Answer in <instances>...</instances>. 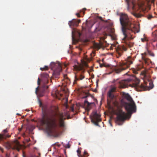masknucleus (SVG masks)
I'll use <instances>...</instances> for the list:
<instances>
[{
    "label": "nucleus",
    "mask_w": 157,
    "mask_h": 157,
    "mask_svg": "<svg viewBox=\"0 0 157 157\" xmlns=\"http://www.w3.org/2000/svg\"><path fill=\"white\" fill-rule=\"evenodd\" d=\"M56 116L59 126L61 128L65 126L64 120L67 118H70L68 112L64 113L52 111L49 113L43 114L40 122L42 125L46 127V130L50 134L55 136L58 135L59 128L56 123L55 117Z\"/></svg>",
    "instance_id": "f257e3e1"
},
{
    "label": "nucleus",
    "mask_w": 157,
    "mask_h": 157,
    "mask_svg": "<svg viewBox=\"0 0 157 157\" xmlns=\"http://www.w3.org/2000/svg\"><path fill=\"white\" fill-rule=\"evenodd\" d=\"M120 21L122 26L121 30L124 36L122 40V43L124 44L118 46L115 48L116 56L119 58L121 56L123 51L127 50V47L131 48L133 46V44L129 42L128 40L131 35V32L135 33L136 28L128 15L125 14L121 13L120 14Z\"/></svg>",
    "instance_id": "f03ea898"
},
{
    "label": "nucleus",
    "mask_w": 157,
    "mask_h": 157,
    "mask_svg": "<svg viewBox=\"0 0 157 157\" xmlns=\"http://www.w3.org/2000/svg\"><path fill=\"white\" fill-rule=\"evenodd\" d=\"M122 95L124 98L130 102V103H125L124 107L128 113L131 115L132 113L136 112V106L135 104L128 94L123 92H122Z\"/></svg>",
    "instance_id": "7ed1b4c3"
},
{
    "label": "nucleus",
    "mask_w": 157,
    "mask_h": 157,
    "mask_svg": "<svg viewBox=\"0 0 157 157\" xmlns=\"http://www.w3.org/2000/svg\"><path fill=\"white\" fill-rule=\"evenodd\" d=\"M134 59L131 57H128L124 61L120 64L121 67L117 69L115 71L117 73H119L122 71L125 70L129 67L130 65L133 63Z\"/></svg>",
    "instance_id": "20e7f679"
},
{
    "label": "nucleus",
    "mask_w": 157,
    "mask_h": 157,
    "mask_svg": "<svg viewBox=\"0 0 157 157\" xmlns=\"http://www.w3.org/2000/svg\"><path fill=\"white\" fill-rule=\"evenodd\" d=\"M140 82L139 79L136 78V85L140 89V91L148 90L149 86L150 89H152L153 87V85L151 82V81L150 80H148L147 82L144 81V84H141L140 85L139 84Z\"/></svg>",
    "instance_id": "39448f33"
},
{
    "label": "nucleus",
    "mask_w": 157,
    "mask_h": 157,
    "mask_svg": "<svg viewBox=\"0 0 157 157\" xmlns=\"http://www.w3.org/2000/svg\"><path fill=\"white\" fill-rule=\"evenodd\" d=\"M51 68L53 71V76L55 78H58L62 71L61 65L59 63H55L53 62L50 65Z\"/></svg>",
    "instance_id": "423d86ee"
},
{
    "label": "nucleus",
    "mask_w": 157,
    "mask_h": 157,
    "mask_svg": "<svg viewBox=\"0 0 157 157\" xmlns=\"http://www.w3.org/2000/svg\"><path fill=\"white\" fill-rule=\"evenodd\" d=\"M116 114L117 117L116 118V122L118 125H121V124L120 122L123 121L126 119L127 114L124 112L120 110Z\"/></svg>",
    "instance_id": "0eeeda50"
},
{
    "label": "nucleus",
    "mask_w": 157,
    "mask_h": 157,
    "mask_svg": "<svg viewBox=\"0 0 157 157\" xmlns=\"http://www.w3.org/2000/svg\"><path fill=\"white\" fill-rule=\"evenodd\" d=\"M84 67H88L87 63L85 61H83L81 64L78 65H75L74 66V69L76 71H82V73H84L85 71Z\"/></svg>",
    "instance_id": "6e6552de"
},
{
    "label": "nucleus",
    "mask_w": 157,
    "mask_h": 157,
    "mask_svg": "<svg viewBox=\"0 0 157 157\" xmlns=\"http://www.w3.org/2000/svg\"><path fill=\"white\" fill-rule=\"evenodd\" d=\"M100 115L97 112L93 113L91 119V122L96 126H98V122L101 121L100 118Z\"/></svg>",
    "instance_id": "1a4fd4ad"
},
{
    "label": "nucleus",
    "mask_w": 157,
    "mask_h": 157,
    "mask_svg": "<svg viewBox=\"0 0 157 157\" xmlns=\"http://www.w3.org/2000/svg\"><path fill=\"white\" fill-rule=\"evenodd\" d=\"M116 88L115 87H111L108 91L107 94V101L109 99L111 101L114 98L115 96L113 93L116 92Z\"/></svg>",
    "instance_id": "9d476101"
},
{
    "label": "nucleus",
    "mask_w": 157,
    "mask_h": 157,
    "mask_svg": "<svg viewBox=\"0 0 157 157\" xmlns=\"http://www.w3.org/2000/svg\"><path fill=\"white\" fill-rule=\"evenodd\" d=\"M131 81V79L128 78L121 80L119 82V86L122 88L127 87L128 86L130 85V82Z\"/></svg>",
    "instance_id": "9b49d317"
},
{
    "label": "nucleus",
    "mask_w": 157,
    "mask_h": 157,
    "mask_svg": "<svg viewBox=\"0 0 157 157\" xmlns=\"http://www.w3.org/2000/svg\"><path fill=\"white\" fill-rule=\"evenodd\" d=\"M83 73L81 71L80 73H78L77 75H75V79L74 80L73 84L76 83V82L78 81L82 80L85 78V76L83 75Z\"/></svg>",
    "instance_id": "f8f14e48"
},
{
    "label": "nucleus",
    "mask_w": 157,
    "mask_h": 157,
    "mask_svg": "<svg viewBox=\"0 0 157 157\" xmlns=\"http://www.w3.org/2000/svg\"><path fill=\"white\" fill-rule=\"evenodd\" d=\"M81 22L80 20L73 19L68 22V25L70 27H72L74 26H77Z\"/></svg>",
    "instance_id": "ddd939ff"
},
{
    "label": "nucleus",
    "mask_w": 157,
    "mask_h": 157,
    "mask_svg": "<svg viewBox=\"0 0 157 157\" xmlns=\"http://www.w3.org/2000/svg\"><path fill=\"white\" fill-rule=\"evenodd\" d=\"M13 147H12V149H16L18 151H19L21 147V145L17 140H15L13 144Z\"/></svg>",
    "instance_id": "4468645a"
},
{
    "label": "nucleus",
    "mask_w": 157,
    "mask_h": 157,
    "mask_svg": "<svg viewBox=\"0 0 157 157\" xmlns=\"http://www.w3.org/2000/svg\"><path fill=\"white\" fill-rule=\"evenodd\" d=\"M95 105L94 102H89L88 101L87 99H86L84 102V105L86 107V109L88 111H89L91 108V105Z\"/></svg>",
    "instance_id": "2eb2a0df"
},
{
    "label": "nucleus",
    "mask_w": 157,
    "mask_h": 157,
    "mask_svg": "<svg viewBox=\"0 0 157 157\" xmlns=\"http://www.w3.org/2000/svg\"><path fill=\"white\" fill-rule=\"evenodd\" d=\"M106 31L108 33V34L107 33H105V35H106L111 36V34H113L114 33V29L111 27H109L107 28Z\"/></svg>",
    "instance_id": "dca6fc26"
},
{
    "label": "nucleus",
    "mask_w": 157,
    "mask_h": 157,
    "mask_svg": "<svg viewBox=\"0 0 157 157\" xmlns=\"http://www.w3.org/2000/svg\"><path fill=\"white\" fill-rule=\"evenodd\" d=\"M133 6L132 7V9L134 11L132 13V14L133 15L136 17L137 18H140L142 17L143 15L142 14H140L137 12H135V5L133 4Z\"/></svg>",
    "instance_id": "f3484780"
},
{
    "label": "nucleus",
    "mask_w": 157,
    "mask_h": 157,
    "mask_svg": "<svg viewBox=\"0 0 157 157\" xmlns=\"http://www.w3.org/2000/svg\"><path fill=\"white\" fill-rule=\"evenodd\" d=\"M42 87L43 88V90L42 91V92H41L40 91L39 92V94H38V95L40 97H42L43 96L44 92V90L45 89H47L48 88V86H46L45 85H44Z\"/></svg>",
    "instance_id": "a211bd4d"
},
{
    "label": "nucleus",
    "mask_w": 157,
    "mask_h": 157,
    "mask_svg": "<svg viewBox=\"0 0 157 157\" xmlns=\"http://www.w3.org/2000/svg\"><path fill=\"white\" fill-rule=\"evenodd\" d=\"M41 77L42 78H45L46 79V83L48 82V79L49 77L47 73H43L41 74Z\"/></svg>",
    "instance_id": "6ab92c4d"
},
{
    "label": "nucleus",
    "mask_w": 157,
    "mask_h": 157,
    "mask_svg": "<svg viewBox=\"0 0 157 157\" xmlns=\"http://www.w3.org/2000/svg\"><path fill=\"white\" fill-rule=\"evenodd\" d=\"M157 36H156V37L155 39H153L152 40V44L154 46H155L157 47V43L155 44V43L157 41Z\"/></svg>",
    "instance_id": "aec40b11"
},
{
    "label": "nucleus",
    "mask_w": 157,
    "mask_h": 157,
    "mask_svg": "<svg viewBox=\"0 0 157 157\" xmlns=\"http://www.w3.org/2000/svg\"><path fill=\"white\" fill-rule=\"evenodd\" d=\"M102 44H95L94 45V46L95 48H98V49H100L102 47Z\"/></svg>",
    "instance_id": "412c9836"
},
{
    "label": "nucleus",
    "mask_w": 157,
    "mask_h": 157,
    "mask_svg": "<svg viewBox=\"0 0 157 157\" xmlns=\"http://www.w3.org/2000/svg\"><path fill=\"white\" fill-rule=\"evenodd\" d=\"M77 152L78 154V156L79 157H80V156L81 155H80V153H81V151L79 149H78L77 151Z\"/></svg>",
    "instance_id": "4be33fe9"
},
{
    "label": "nucleus",
    "mask_w": 157,
    "mask_h": 157,
    "mask_svg": "<svg viewBox=\"0 0 157 157\" xmlns=\"http://www.w3.org/2000/svg\"><path fill=\"white\" fill-rule=\"evenodd\" d=\"M48 66H45L43 68H40V69L43 70H48Z\"/></svg>",
    "instance_id": "5701e85b"
},
{
    "label": "nucleus",
    "mask_w": 157,
    "mask_h": 157,
    "mask_svg": "<svg viewBox=\"0 0 157 157\" xmlns=\"http://www.w3.org/2000/svg\"><path fill=\"white\" fill-rule=\"evenodd\" d=\"M86 10V9L84 8L82 10H81L79 12V13H83V14L84 15V11Z\"/></svg>",
    "instance_id": "b1692460"
},
{
    "label": "nucleus",
    "mask_w": 157,
    "mask_h": 157,
    "mask_svg": "<svg viewBox=\"0 0 157 157\" xmlns=\"http://www.w3.org/2000/svg\"><path fill=\"white\" fill-rule=\"evenodd\" d=\"M141 40H142V41L143 42H144L145 41H147V40L145 37H144V38H141Z\"/></svg>",
    "instance_id": "393cba45"
},
{
    "label": "nucleus",
    "mask_w": 157,
    "mask_h": 157,
    "mask_svg": "<svg viewBox=\"0 0 157 157\" xmlns=\"http://www.w3.org/2000/svg\"><path fill=\"white\" fill-rule=\"evenodd\" d=\"M148 54L151 56H154V54L153 53L151 52L148 51Z\"/></svg>",
    "instance_id": "a878e982"
},
{
    "label": "nucleus",
    "mask_w": 157,
    "mask_h": 157,
    "mask_svg": "<svg viewBox=\"0 0 157 157\" xmlns=\"http://www.w3.org/2000/svg\"><path fill=\"white\" fill-rule=\"evenodd\" d=\"M84 155L85 156H88L89 155L88 153L86 151H85L84 152Z\"/></svg>",
    "instance_id": "bb28decb"
},
{
    "label": "nucleus",
    "mask_w": 157,
    "mask_h": 157,
    "mask_svg": "<svg viewBox=\"0 0 157 157\" xmlns=\"http://www.w3.org/2000/svg\"><path fill=\"white\" fill-rule=\"evenodd\" d=\"M38 90H39V86H38L37 88H36L35 93L36 94H37V91Z\"/></svg>",
    "instance_id": "cd10ccee"
},
{
    "label": "nucleus",
    "mask_w": 157,
    "mask_h": 157,
    "mask_svg": "<svg viewBox=\"0 0 157 157\" xmlns=\"http://www.w3.org/2000/svg\"><path fill=\"white\" fill-rule=\"evenodd\" d=\"M65 147L67 148H69L70 147V145L69 144H67L66 145Z\"/></svg>",
    "instance_id": "c85d7f7f"
},
{
    "label": "nucleus",
    "mask_w": 157,
    "mask_h": 157,
    "mask_svg": "<svg viewBox=\"0 0 157 157\" xmlns=\"http://www.w3.org/2000/svg\"><path fill=\"white\" fill-rule=\"evenodd\" d=\"M40 78H39L38 79V81H37V84L38 85H40Z\"/></svg>",
    "instance_id": "c756f323"
},
{
    "label": "nucleus",
    "mask_w": 157,
    "mask_h": 157,
    "mask_svg": "<svg viewBox=\"0 0 157 157\" xmlns=\"http://www.w3.org/2000/svg\"><path fill=\"white\" fill-rule=\"evenodd\" d=\"M152 17H153L151 15H149L148 16L147 18L148 19H150Z\"/></svg>",
    "instance_id": "7c9ffc66"
},
{
    "label": "nucleus",
    "mask_w": 157,
    "mask_h": 157,
    "mask_svg": "<svg viewBox=\"0 0 157 157\" xmlns=\"http://www.w3.org/2000/svg\"><path fill=\"white\" fill-rule=\"evenodd\" d=\"M76 15L78 17H80V15L79 13H77L76 14Z\"/></svg>",
    "instance_id": "2f4dec72"
},
{
    "label": "nucleus",
    "mask_w": 157,
    "mask_h": 157,
    "mask_svg": "<svg viewBox=\"0 0 157 157\" xmlns=\"http://www.w3.org/2000/svg\"><path fill=\"white\" fill-rule=\"evenodd\" d=\"M100 67H107L106 66H105L104 64H100Z\"/></svg>",
    "instance_id": "473e14b6"
},
{
    "label": "nucleus",
    "mask_w": 157,
    "mask_h": 157,
    "mask_svg": "<svg viewBox=\"0 0 157 157\" xmlns=\"http://www.w3.org/2000/svg\"><path fill=\"white\" fill-rule=\"evenodd\" d=\"M133 71V73L135 74H137L138 73L137 71L135 70H134Z\"/></svg>",
    "instance_id": "72a5a7b5"
},
{
    "label": "nucleus",
    "mask_w": 157,
    "mask_h": 157,
    "mask_svg": "<svg viewBox=\"0 0 157 157\" xmlns=\"http://www.w3.org/2000/svg\"><path fill=\"white\" fill-rule=\"evenodd\" d=\"M3 132L5 133H6L7 132H8V131L7 130V129H4L3 131Z\"/></svg>",
    "instance_id": "f704fd0d"
},
{
    "label": "nucleus",
    "mask_w": 157,
    "mask_h": 157,
    "mask_svg": "<svg viewBox=\"0 0 157 157\" xmlns=\"http://www.w3.org/2000/svg\"><path fill=\"white\" fill-rule=\"evenodd\" d=\"M72 39H74V35H73V31H72Z\"/></svg>",
    "instance_id": "c9c22d12"
},
{
    "label": "nucleus",
    "mask_w": 157,
    "mask_h": 157,
    "mask_svg": "<svg viewBox=\"0 0 157 157\" xmlns=\"http://www.w3.org/2000/svg\"><path fill=\"white\" fill-rule=\"evenodd\" d=\"M89 94H88L87 95L85 96V97H83V98H87L89 96Z\"/></svg>",
    "instance_id": "e433bc0d"
},
{
    "label": "nucleus",
    "mask_w": 157,
    "mask_h": 157,
    "mask_svg": "<svg viewBox=\"0 0 157 157\" xmlns=\"http://www.w3.org/2000/svg\"><path fill=\"white\" fill-rule=\"evenodd\" d=\"M143 59L144 60V61L146 63H147V61H146V59L144 58V59Z\"/></svg>",
    "instance_id": "4c0bfd02"
},
{
    "label": "nucleus",
    "mask_w": 157,
    "mask_h": 157,
    "mask_svg": "<svg viewBox=\"0 0 157 157\" xmlns=\"http://www.w3.org/2000/svg\"><path fill=\"white\" fill-rule=\"evenodd\" d=\"M40 105L41 106L42 105V103L40 101H39Z\"/></svg>",
    "instance_id": "58836bf2"
},
{
    "label": "nucleus",
    "mask_w": 157,
    "mask_h": 157,
    "mask_svg": "<svg viewBox=\"0 0 157 157\" xmlns=\"http://www.w3.org/2000/svg\"><path fill=\"white\" fill-rule=\"evenodd\" d=\"M25 133H23L22 135V136H23V137H24L25 136Z\"/></svg>",
    "instance_id": "ea45409f"
},
{
    "label": "nucleus",
    "mask_w": 157,
    "mask_h": 157,
    "mask_svg": "<svg viewBox=\"0 0 157 157\" xmlns=\"http://www.w3.org/2000/svg\"><path fill=\"white\" fill-rule=\"evenodd\" d=\"M21 130H22V128H19V131H21Z\"/></svg>",
    "instance_id": "a19ab883"
},
{
    "label": "nucleus",
    "mask_w": 157,
    "mask_h": 157,
    "mask_svg": "<svg viewBox=\"0 0 157 157\" xmlns=\"http://www.w3.org/2000/svg\"><path fill=\"white\" fill-rule=\"evenodd\" d=\"M79 36H81V33H79Z\"/></svg>",
    "instance_id": "79ce46f5"
},
{
    "label": "nucleus",
    "mask_w": 157,
    "mask_h": 157,
    "mask_svg": "<svg viewBox=\"0 0 157 157\" xmlns=\"http://www.w3.org/2000/svg\"><path fill=\"white\" fill-rule=\"evenodd\" d=\"M17 115H19V114H18V113H17Z\"/></svg>",
    "instance_id": "37998d69"
},
{
    "label": "nucleus",
    "mask_w": 157,
    "mask_h": 157,
    "mask_svg": "<svg viewBox=\"0 0 157 157\" xmlns=\"http://www.w3.org/2000/svg\"><path fill=\"white\" fill-rule=\"evenodd\" d=\"M27 142H28V141H29V140H27Z\"/></svg>",
    "instance_id": "c03bdc74"
},
{
    "label": "nucleus",
    "mask_w": 157,
    "mask_h": 157,
    "mask_svg": "<svg viewBox=\"0 0 157 157\" xmlns=\"http://www.w3.org/2000/svg\"><path fill=\"white\" fill-rule=\"evenodd\" d=\"M79 145H80V143H79Z\"/></svg>",
    "instance_id": "a18cd8bd"
},
{
    "label": "nucleus",
    "mask_w": 157,
    "mask_h": 157,
    "mask_svg": "<svg viewBox=\"0 0 157 157\" xmlns=\"http://www.w3.org/2000/svg\"><path fill=\"white\" fill-rule=\"evenodd\" d=\"M91 97L92 98V97H92V96L91 95Z\"/></svg>",
    "instance_id": "49530a36"
},
{
    "label": "nucleus",
    "mask_w": 157,
    "mask_h": 157,
    "mask_svg": "<svg viewBox=\"0 0 157 157\" xmlns=\"http://www.w3.org/2000/svg\"><path fill=\"white\" fill-rule=\"evenodd\" d=\"M127 1H129V0H127Z\"/></svg>",
    "instance_id": "de8ad7c7"
},
{
    "label": "nucleus",
    "mask_w": 157,
    "mask_h": 157,
    "mask_svg": "<svg viewBox=\"0 0 157 157\" xmlns=\"http://www.w3.org/2000/svg\"><path fill=\"white\" fill-rule=\"evenodd\" d=\"M59 157H61L60 156H59Z\"/></svg>",
    "instance_id": "09e8293b"
}]
</instances>
